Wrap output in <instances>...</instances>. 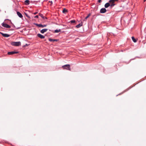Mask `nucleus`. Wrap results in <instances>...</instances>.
Returning <instances> with one entry per match:
<instances>
[{
    "instance_id": "nucleus-1",
    "label": "nucleus",
    "mask_w": 146,
    "mask_h": 146,
    "mask_svg": "<svg viewBox=\"0 0 146 146\" xmlns=\"http://www.w3.org/2000/svg\"><path fill=\"white\" fill-rule=\"evenodd\" d=\"M11 44L15 46H19L21 45V42H11Z\"/></svg>"
},
{
    "instance_id": "nucleus-2",
    "label": "nucleus",
    "mask_w": 146,
    "mask_h": 146,
    "mask_svg": "<svg viewBox=\"0 0 146 146\" xmlns=\"http://www.w3.org/2000/svg\"><path fill=\"white\" fill-rule=\"evenodd\" d=\"M62 67L64 69L70 70V64H65L64 65L62 66Z\"/></svg>"
},
{
    "instance_id": "nucleus-3",
    "label": "nucleus",
    "mask_w": 146,
    "mask_h": 146,
    "mask_svg": "<svg viewBox=\"0 0 146 146\" xmlns=\"http://www.w3.org/2000/svg\"><path fill=\"white\" fill-rule=\"evenodd\" d=\"M35 25H36V26L39 27H41L42 28H43L44 27H46V25H42L41 24H38L37 23L35 24Z\"/></svg>"
},
{
    "instance_id": "nucleus-4",
    "label": "nucleus",
    "mask_w": 146,
    "mask_h": 146,
    "mask_svg": "<svg viewBox=\"0 0 146 146\" xmlns=\"http://www.w3.org/2000/svg\"><path fill=\"white\" fill-rule=\"evenodd\" d=\"M2 26L4 27H6L8 28H10L11 27V26L7 24H5L3 23H2Z\"/></svg>"
},
{
    "instance_id": "nucleus-5",
    "label": "nucleus",
    "mask_w": 146,
    "mask_h": 146,
    "mask_svg": "<svg viewBox=\"0 0 146 146\" xmlns=\"http://www.w3.org/2000/svg\"><path fill=\"white\" fill-rule=\"evenodd\" d=\"M18 52L16 51H12L10 52H8L7 53L9 55H12L15 54H17L18 53Z\"/></svg>"
},
{
    "instance_id": "nucleus-6",
    "label": "nucleus",
    "mask_w": 146,
    "mask_h": 146,
    "mask_svg": "<svg viewBox=\"0 0 146 146\" xmlns=\"http://www.w3.org/2000/svg\"><path fill=\"white\" fill-rule=\"evenodd\" d=\"M106 11V9L105 8H102L100 10V13H105Z\"/></svg>"
},
{
    "instance_id": "nucleus-7",
    "label": "nucleus",
    "mask_w": 146,
    "mask_h": 146,
    "mask_svg": "<svg viewBox=\"0 0 146 146\" xmlns=\"http://www.w3.org/2000/svg\"><path fill=\"white\" fill-rule=\"evenodd\" d=\"M37 36L41 39H43L45 38V36H44L39 33L37 34Z\"/></svg>"
},
{
    "instance_id": "nucleus-8",
    "label": "nucleus",
    "mask_w": 146,
    "mask_h": 146,
    "mask_svg": "<svg viewBox=\"0 0 146 146\" xmlns=\"http://www.w3.org/2000/svg\"><path fill=\"white\" fill-rule=\"evenodd\" d=\"M0 33L3 36L5 37H8L10 36V35H9L7 34H4L1 32H0Z\"/></svg>"
},
{
    "instance_id": "nucleus-9",
    "label": "nucleus",
    "mask_w": 146,
    "mask_h": 146,
    "mask_svg": "<svg viewBox=\"0 0 146 146\" xmlns=\"http://www.w3.org/2000/svg\"><path fill=\"white\" fill-rule=\"evenodd\" d=\"M48 29H42L40 31V33L42 34H43L44 33L46 32Z\"/></svg>"
},
{
    "instance_id": "nucleus-10",
    "label": "nucleus",
    "mask_w": 146,
    "mask_h": 146,
    "mask_svg": "<svg viewBox=\"0 0 146 146\" xmlns=\"http://www.w3.org/2000/svg\"><path fill=\"white\" fill-rule=\"evenodd\" d=\"M17 14L18 16L20 18H22L23 17V16L22 14L19 12L17 11Z\"/></svg>"
},
{
    "instance_id": "nucleus-11",
    "label": "nucleus",
    "mask_w": 146,
    "mask_h": 146,
    "mask_svg": "<svg viewBox=\"0 0 146 146\" xmlns=\"http://www.w3.org/2000/svg\"><path fill=\"white\" fill-rule=\"evenodd\" d=\"M49 40L50 42L58 41V40L56 39H52V38H49Z\"/></svg>"
},
{
    "instance_id": "nucleus-12",
    "label": "nucleus",
    "mask_w": 146,
    "mask_h": 146,
    "mask_svg": "<svg viewBox=\"0 0 146 146\" xmlns=\"http://www.w3.org/2000/svg\"><path fill=\"white\" fill-rule=\"evenodd\" d=\"M82 25V22L80 23L78 25L76 26V27L77 28H79Z\"/></svg>"
},
{
    "instance_id": "nucleus-13",
    "label": "nucleus",
    "mask_w": 146,
    "mask_h": 146,
    "mask_svg": "<svg viewBox=\"0 0 146 146\" xmlns=\"http://www.w3.org/2000/svg\"><path fill=\"white\" fill-rule=\"evenodd\" d=\"M110 6V4L109 3H107L105 4V7L106 8H107Z\"/></svg>"
},
{
    "instance_id": "nucleus-14",
    "label": "nucleus",
    "mask_w": 146,
    "mask_h": 146,
    "mask_svg": "<svg viewBox=\"0 0 146 146\" xmlns=\"http://www.w3.org/2000/svg\"><path fill=\"white\" fill-rule=\"evenodd\" d=\"M25 3L26 5H29V1L26 0L25 1Z\"/></svg>"
},
{
    "instance_id": "nucleus-15",
    "label": "nucleus",
    "mask_w": 146,
    "mask_h": 146,
    "mask_svg": "<svg viewBox=\"0 0 146 146\" xmlns=\"http://www.w3.org/2000/svg\"><path fill=\"white\" fill-rule=\"evenodd\" d=\"M39 16H40L43 19H47V18L44 16L43 15L39 13Z\"/></svg>"
},
{
    "instance_id": "nucleus-16",
    "label": "nucleus",
    "mask_w": 146,
    "mask_h": 146,
    "mask_svg": "<svg viewBox=\"0 0 146 146\" xmlns=\"http://www.w3.org/2000/svg\"><path fill=\"white\" fill-rule=\"evenodd\" d=\"M118 0H110L109 2L111 3H114L115 1H117Z\"/></svg>"
},
{
    "instance_id": "nucleus-17",
    "label": "nucleus",
    "mask_w": 146,
    "mask_h": 146,
    "mask_svg": "<svg viewBox=\"0 0 146 146\" xmlns=\"http://www.w3.org/2000/svg\"><path fill=\"white\" fill-rule=\"evenodd\" d=\"M61 31V30L60 29H56L54 31V32L55 33H58Z\"/></svg>"
},
{
    "instance_id": "nucleus-18",
    "label": "nucleus",
    "mask_w": 146,
    "mask_h": 146,
    "mask_svg": "<svg viewBox=\"0 0 146 146\" xmlns=\"http://www.w3.org/2000/svg\"><path fill=\"white\" fill-rule=\"evenodd\" d=\"M131 38H132V39L133 41L134 42H136V41H137L136 40V39H135V38H134V37L133 36Z\"/></svg>"
},
{
    "instance_id": "nucleus-19",
    "label": "nucleus",
    "mask_w": 146,
    "mask_h": 146,
    "mask_svg": "<svg viewBox=\"0 0 146 146\" xmlns=\"http://www.w3.org/2000/svg\"><path fill=\"white\" fill-rule=\"evenodd\" d=\"M67 10L65 8L62 11V12L63 13H66L67 12Z\"/></svg>"
},
{
    "instance_id": "nucleus-20",
    "label": "nucleus",
    "mask_w": 146,
    "mask_h": 146,
    "mask_svg": "<svg viewBox=\"0 0 146 146\" xmlns=\"http://www.w3.org/2000/svg\"><path fill=\"white\" fill-rule=\"evenodd\" d=\"M70 22L71 23H75V21L74 20H72L70 21Z\"/></svg>"
},
{
    "instance_id": "nucleus-21",
    "label": "nucleus",
    "mask_w": 146,
    "mask_h": 146,
    "mask_svg": "<svg viewBox=\"0 0 146 146\" xmlns=\"http://www.w3.org/2000/svg\"><path fill=\"white\" fill-rule=\"evenodd\" d=\"M115 5V4L114 3H111V5H110V6L111 7H112L114 6Z\"/></svg>"
},
{
    "instance_id": "nucleus-22",
    "label": "nucleus",
    "mask_w": 146,
    "mask_h": 146,
    "mask_svg": "<svg viewBox=\"0 0 146 146\" xmlns=\"http://www.w3.org/2000/svg\"><path fill=\"white\" fill-rule=\"evenodd\" d=\"M90 16V14H89L88 16L86 17L85 18V19H87L88 18L89 16Z\"/></svg>"
},
{
    "instance_id": "nucleus-23",
    "label": "nucleus",
    "mask_w": 146,
    "mask_h": 146,
    "mask_svg": "<svg viewBox=\"0 0 146 146\" xmlns=\"http://www.w3.org/2000/svg\"><path fill=\"white\" fill-rule=\"evenodd\" d=\"M25 14L26 16L28 17V18H30V17L29 16H28V15H27V13H25Z\"/></svg>"
},
{
    "instance_id": "nucleus-24",
    "label": "nucleus",
    "mask_w": 146,
    "mask_h": 146,
    "mask_svg": "<svg viewBox=\"0 0 146 146\" xmlns=\"http://www.w3.org/2000/svg\"><path fill=\"white\" fill-rule=\"evenodd\" d=\"M35 18H38V15H36V16H35V17H34Z\"/></svg>"
},
{
    "instance_id": "nucleus-25",
    "label": "nucleus",
    "mask_w": 146,
    "mask_h": 146,
    "mask_svg": "<svg viewBox=\"0 0 146 146\" xmlns=\"http://www.w3.org/2000/svg\"><path fill=\"white\" fill-rule=\"evenodd\" d=\"M49 2L50 3H51V4H52V3H53V2H52V1H49Z\"/></svg>"
},
{
    "instance_id": "nucleus-26",
    "label": "nucleus",
    "mask_w": 146,
    "mask_h": 146,
    "mask_svg": "<svg viewBox=\"0 0 146 146\" xmlns=\"http://www.w3.org/2000/svg\"><path fill=\"white\" fill-rule=\"evenodd\" d=\"M101 0H98V2L99 3H100L101 2Z\"/></svg>"
},
{
    "instance_id": "nucleus-27",
    "label": "nucleus",
    "mask_w": 146,
    "mask_h": 146,
    "mask_svg": "<svg viewBox=\"0 0 146 146\" xmlns=\"http://www.w3.org/2000/svg\"><path fill=\"white\" fill-rule=\"evenodd\" d=\"M37 13H38L37 12H35L34 13V14L36 15V14H37Z\"/></svg>"
},
{
    "instance_id": "nucleus-28",
    "label": "nucleus",
    "mask_w": 146,
    "mask_h": 146,
    "mask_svg": "<svg viewBox=\"0 0 146 146\" xmlns=\"http://www.w3.org/2000/svg\"><path fill=\"white\" fill-rule=\"evenodd\" d=\"M19 28H17V29H19Z\"/></svg>"
}]
</instances>
